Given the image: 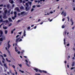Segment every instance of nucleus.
I'll return each mask as SVG.
<instances>
[{"mask_svg":"<svg viewBox=\"0 0 75 75\" xmlns=\"http://www.w3.org/2000/svg\"><path fill=\"white\" fill-rule=\"evenodd\" d=\"M9 72H10V73L11 74H12V72H11V70H10L9 71Z\"/></svg>","mask_w":75,"mask_h":75,"instance_id":"nucleus-55","label":"nucleus"},{"mask_svg":"<svg viewBox=\"0 0 75 75\" xmlns=\"http://www.w3.org/2000/svg\"><path fill=\"white\" fill-rule=\"evenodd\" d=\"M25 5L27 7H26L25 9L26 10V11H28L30 10V7H29V5H28V3H25Z\"/></svg>","mask_w":75,"mask_h":75,"instance_id":"nucleus-1","label":"nucleus"},{"mask_svg":"<svg viewBox=\"0 0 75 75\" xmlns=\"http://www.w3.org/2000/svg\"><path fill=\"white\" fill-rule=\"evenodd\" d=\"M19 71L22 72V73H24V71H21V70H20Z\"/></svg>","mask_w":75,"mask_h":75,"instance_id":"nucleus-22","label":"nucleus"},{"mask_svg":"<svg viewBox=\"0 0 75 75\" xmlns=\"http://www.w3.org/2000/svg\"><path fill=\"white\" fill-rule=\"evenodd\" d=\"M28 3L29 4L30 6H31V4H32V2H31L29 1H28Z\"/></svg>","mask_w":75,"mask_h":75,"instance_id":"nucleus-9","label":"nucleus"},{"mask_svg":"<svg viewBox=\"0 0 75 75\" xmlns=\"http://www.w3.org/2000/svg\"><path fill=\"white\" fill-rule=\"evenodd\" d=\"M24 7L23 6H21L20 7V9H21V10L24 9Z\"/></svg>","mask_w":75,"mask_h":75,"instance_id":"nucleus-15","label":"nucleus"},{"mask_svg":"<svg viewBox=\"0 0 75 75\" xmlns=\"http://www.w3.org/2000/svg\"><path fill=\"white\" fill-rule=\"evenodd\" d=\"M19 35H17L16 37V38H18V37H19Z\"/></svg>","mask_w":75,"mask_h":75,"instance_id":"nucleus-45","label":"nucleus"},{"mask_svg":"<svg viewBox=\"0 0 75 75\" xmlns=\"http://www.w3.org/2000/svg\"><path fill=\"white\" fill-rule=\"evenodd\" d=\"M74 69V67H71V70H72V69Z\"/></svg>","mask_w":75,"mask_h":75,"instance_id":"nucleus-46","label":"nucleus"},{"mask_svg":"<svg viewBox=\"0 0 75 75\" xmlns=\"http://www.w3.org/2000/svg\"><path fill=\"white\" fill-rule=\"evenodd\" d=\"M67 46H69V44H67Z\"/></svg>","mask_w":75,"mask_h":75,"instance_id":"nucleus-64","label":"nucleus"},{"mask_svg":"<svg viewBox=\"0 0 75 75\" xmlns=\"http://www.w3.org/2000/svg\"><path fill=\"white\" fill-rule=\"evenodd\" d=\"M12 24L11 23H10L9 25V26H11V25Z\"/></svg>","mask_w":75,"mask_h":75,"instance_id":"nucleus-62","label":"nucleus"},{"mask_svg":"<svg viewBox=\"0 0 75 75\" xmlns=\"http://www.w3.org/2000/svg\"><path fill=\"white\" fill-rule=\"evenodd\" d=\"M18 53L19 54H20V51L18 52Z\"/></svg>","mask_w":75,"mask_h":75,"instance_id":"nucleus-57","label":"nucleus"},{"mask_svg":"<svg viewBox=\"0 0 75 75\" xmlns=\"http://www.w3.org/2000/svg\"><path fill=\"white\" fill-rule=\"evenodd\" d=\"M20 21H21V20H18V21H17V22L18 23V22H20Z\"/></svg>","mask_w":75,"mask_h":75,"instance_id":"nucleus-54","label":"nucleus"},{"mask_svg":"<svg viewBox=\"0 0 75 75\" xmlns=\"http://www.w3.org/2000/svg\"><path fill=\"white\" fill-rule=\"evenodd\" d=\"M15 9H16L17 11H20V10H19V8L18 7H16L15 8Z\"/></svg>","mask_w":75,"mask_h":75,"instance_id":"nucleus-16","label":"nucleus"},{"mask_svg":"<svg viewBox=\"0 0 75 75\" xmlns=\"http://www.w3.org/2000/svg\"><path fill=\"white\" fill-rule=\"evenodd\" d=\"M9 2L11 4H13L14 3V1L12 0H10Z\"/></svg>","mask_w":75,"mask_h":75,"instance_id":"nucleus-5","label":"nucleus"},{"mask_svg":"<svg viewBox=\"0 0 75 75\" xmlns=\"http://www.w3.org/2000/svg\"><path fill=\"white\" fill-rule=\"evenodd\" d=\"M18 65H19V67H21H21H22V65H21V64H18Z\"/></svg>","mask_w":75,"mask_h":75,"instance_id":"nucleus-33","label":"nucleus"},{"mask_svg":"<svg viewBox=\"0 0 75 75\" xmlns=\"http://www.w3.org/2000/svg\"><path fill=\"white\" fill-rule=\"evenodd\" d=\"M75 65V62H73L71 66L72 67H73Z\"/></svg>","mask_w":75,"mask_h":75,"instance_id":"nucleus-12","label":"nucleus"},{"mask_svg":"<svg viewBox=\"0 0 75 75\" xmlns=\"http://www.w3.org/2000/svg\"><path fill=\"white\" fill-rule=\"evenodd\" d=\"M11 11V9H9L8 11V13H10V11Z\"/></svg>","mask_w":75,"mask_h":75,"instance_id":"nucleus-31","label":"nucleus"},{"mask_svg":"<svg viewBox=\"0 0 75 75\" xmlns=\"http://www.w3.org/2000/svg\"><path fill=\"white\" fill-rule=\"evenodd\" d=\"M8 20L10 22H13V21L12 20H11V18H9Z\"/></svg>","mask_w":75,"mask_h":75,"instance_id":"nucleus-10","label":"nucleus"},{"mask_svg":"<svg viewBox=\"0 0 75 75\" xmlns=\"http://www.w3.org/2000/svg\"><path fill=\"white\" fill-rule=\"evenodd\" d=\"M62 28H65V26H64V25H63L62 26Z\"/></svg>","mask_w":75,"mask_h":75,"instance_id":"nucleus-39","label":"nucleus"},{"mask_svg":"<svg viewBox=\"0 0 75 75\" xmlns=\"http://www.w3.org/2000/svg\"><path fill=\"white\" fill-rule=\"evenodd\" d=\"M14 32V31H13V30H12L11 31V34H13V32Z\"/></svg>","mask_w":75,"mask_h":75,"instance_id":"nucleus-52","label":"nucleus"},{"mask_svg":"<svg viewBox=\"0 0 75 75\" xmlns=\"http://www.w3.org/2000/svg\"><path fill=\"white\" fill-rule=\"evenodd\" d=\"M0 37H3V36H2V35L3 34V31L1 30H0Z\"/></svg>","mask_w":75,"mask_h":75,"instance_id":"nucleus-2","label":"nucleus"},{"mask_svg":"<svg viewBox=\"0 0 75 75\" xmlns=\"http://www.w3.org/2000/svg\"><path fill=\"white\" fill-rule=\"evenodd\" d=\"M3 28L4 30H6L7 28V27L6 26L3 27Z\"/></svg>","mask_w":75,"mask_h":75,"instance_id":"nucleus-17","label":"nucleus"},{"mask_svg":"<svg viewBox=\"0 0 75 75\" xmlns=\"http://www.w3.org/2000/svg\"><path fill=\"white\" fill-rule=\"evenodd\" d=\"M19 1L21 3H22V0H19Z\"/></svg>","mask_w":75,"mask_h":75,"instance_id":"nucleus-50","label":"nucleus"},{"mask_svg":"<svg viewBox=\"0 0 75 75\" xmlns=\"http://www.w3.org/2000/svg\"><path fill=\"white\" fill-rule=\"evenodd\" d=\"M7 74H8V75H9V74H10V73L9 72H7Z\"/></svg>","mask_w":75,"mask_h":75,"instance_id":"nucleus-63","label":"nucleus"},{"mask_svg":"<svg viewBox=\"0 0 75 75\" xmlns=\"http://www.w3.org/2000/svg\"><path fill=\"white\" fill-rule=\"evenodd\" d=\"M67 18L68 20V21H69V17L68 16L67 17Z\"/></svg>","mask_w":75,"mask_h":75,"instance_id":"nucleus-28","label":"nucleus"},{"mask_svg":"<svg viewBox=\"0 0 75 75\" xmlns=\"http://www.w3.org/2000/svg\"><path fill=\"white\" fill-rule=\"evenodd\" d=\"M40 72V73H42V71L40 70L39 69L38 72Z\"/></svg>","mask_w":75,"mask_h":75,"instance_id":"nucleus-24","label":"nucleus"},{"mask_svg":"<svg viewBox=\"0 0 75 75\" xmlns=\"http://www.w3.org/2000/svg\"><path fill=\"white\" fill-rule=\"evenodd\" d=\"M8 44V48H10V47H11V46L9 44Z\"/></svg>","mask_w":75,"mask_h":75,"instance_id":"nucleus-29","label":"nucleus"},{"mask_svg":"<svg viewBox=\"0 0 75 75\" xmlns=\"http://www.w3.org/2000/svg\"><path fill=\"white\" fill-rule=\"evenodd\" d=\"M35 75H40L41 74H35Z\"/></svg>","mask_w":75,"mask_h":75,"instance_id":"nucleus-44","label":"nucleus"},{"mask_svg":"<svg viewBox=\"0 0 75 75\" xmlns=\"http://www.w3.org/2000/svg\"><path fill=\"white\" fill-rule=\"evenodd\" d=\"M70 21H71V22H73V20H72V18H71V19Z\"/></svg>","mask_w":75,"mask_h":75,"instance_id":"nucleus-42","label":"nucleus"},{"mask_svg":"<svg viewBox=\"0 0 75 75\" xmlns=\"http://www.w3.org/2000/svg\"><path fill=\"white\" fill-rule=\"evenodd\" d=\"M34 10L33 8H32L31 9V12H32V11H33Z\"/></svg>","mask_w":75,"mask_h":75,"instance_id":"nucleus-32","label":"nucleus"},{"mask_svg":"<svg viewBox=\"0 0 75 75\" xmlns=\"http://www.w3.org/2000/svg\"><path fill=\"white\" fill-rule=\"evenodd\" d=\"M7 51H8V53L9 55H11V54H10V51H9V50H7Z\"/></svg>","mask_w":75,"mask_h":75,"instance_id":"nucleus-23","label":"nucleus"},{"mask_svg":"<svg viewBox=\"0 0 75 75\" xmlns=\"http://www.w3.org/2000/svg\"><path fill=\"white\" fill-rule=\"evenodd\" d=\"M7 10H6L4 11L5 13H4V14H7Z\"/></svg>","mask_w":75,"mask_h":75,"instance_id":"nucleus-20","label":"nucleus"},{"mask_svg":"<svg viewBox=\"0 0 75 75\" xmlns=\"http://www.w3.org/2000/svg\"><path fill=\"white\" fill-rule=\"evenodd\" d=\"M7 32H8L7 30H5V34H7Z\"/></svg>","mask_w":75,"mask_h":75,"instance_id":"nucleus-18","label":"nucleus"},{"mask_svg":"<svg viewBox=\"0 0 75 75\" xmlns=\"http://www.w3.org/2000/svg\"><path fill=\"white\" fill-rule=\"evenodd\" d=\"M25 13V11H23L22 12H21V15H23V14H24V13Z\"/></svg>","mask_w":75,"mask_h":75,"instance_id":"nucleus-11","label":"nucleus"},{"mask_svg":"<svg viewBox=\"0 0 75 75\" xmlns=\"http://www.w3.org/2000/svg\"><path fill=\"white\" fill-rule=\"evenodd\" d=\"M3 15H4V16L3 17V18H5V19H6V18H7V16H6V14H4Z\"/></svg>","mask_w":75,"mask_h":75,"instance_id":"nucleus-3","label":"nucleus"},{"mask_svg":"<svg viewBox=\"0 0 75 75\" xmlns=\"http://www.w3.org/2000/svg\"><path fill=\"white\" fill-rule=\"evenodd\" d=\"M3 19H1L0 20V23L1 22H3Z\"/></svg>","mask_w":75,"mask_h":75,"instance_id":"nucleus-38","label":"nucleus"},{"mask_svg":"<svg viewBox=\"0 0 75 75\" xmlns=\"http://www.w3.org/2000/svg\"><path fill=\"white\" fill-rule=\"evenodd\" d=\"M42 72H43V73H45L46 74L47 73V72L45 70H43Z\"/></svg>","mask_w":75,"mask_h":75,"instance_id":"nucleus-14","label":"nucleus"},{"mask_svg":"<svg viewBox=\"0 0 75 75\" xmlns=\"http://www.w3.org/2000/svg\"><path fill=\"white\" fill-rule=\"evenodd\" d=\"M2 59H3V61H5V59H4V58L3 57L2 58Z\"/></svg>","mask_w":75,"mask_h":75,"instance_id":"nucleus-59","label":"nucleus"},{"mask_svg":"<svg viewBox=\"0 0 75 75\" xmlns=\"http://www.w3.org/2000/svg\"><path fill=\"white\" fill-rule=\"evenodd\" d=\"M6 23H8V21L7 20H6Z\"/></svg>","mask_w":75,"mask_h":75,"instance_id":"nucleus-51","label":"nucleus"},{"mask_svg":"<svg viewBox=\"0 0 75 75\" xmlns=\"http://www.w3.org/2000/svg\"><path fill=\"white\" fill-rule=\"evenodd\" d=\"M64 20H65V18H63L62 19V21H64Z\"/></svg>","mask_w":75,"mask_h":75,"instance_id":"nucleus-43","label":"nucleus"},{"mask_svg":"<svg viewBox=\"0 0 75 75\" xmlns=\"http://www.w3.org/2000/svg\"><path fill=\"white\" fill-rule=\"evenodd\" d=\"M4 57H7V55H6V54H4Z\"/></svg>","mask_w":75,"mask_h":75,"instance_id":"nucleus-34","label":"nucleus"},{"mask_svg":"<svg viewBox=\"0 0 75 75\" xmlns=\"http://www.w3.org/2000/svg\"><path fill=\"white\" fill-rule=\"evenodd\" d=\"M3 38H0V41H3Z\"/></svg>","mask_w":75,"mask_h":75,"instance_id":"nucleus-27","label":"nucleus"},{"mask_svg":"<svg viewBox=\"0 0 75 75\" xmlns=\"http://www.w3.org/2000/svg\"><path fill=\"white\" fill-rule=\"evenodd\" d=\"M0 57H2V58H3V55H1Z\"/></svg>","mask_w":75,"mask_h":75,"instance_id":"nucleus-56","label":"nucleus"},{"mask_svg":"<svg viewBox=\"0 0 75 75\" xmlns=\"http://www.w3.org/2000/svg\"><path fill=\"white\" fill-rule=\"evenodd\" d=\"M64 11H62L61 14H64Z\"/></svg>","mask_w":75,"mask_h":75,"instance_id":"nucleus-49","label":"nucleus"},{"mask_svg":"<svg viewBox=\"0 0 75 75\" xmlns=\"http://www.w3.org/2000/svg\"><path fill=\"white\" fill-rule=\"evenodd\" d=\"M72 22V24H71V25H73V24H74V22Z\"/></svg>","mask_w":75,"mask_h":75,"instance_id":"nucleus-48","label":"nucleus"},{"mask_svg":"<svg viewBox=\"0 0 75 75\" xmlns=\"http://www.w3.org/2000/svg\"><path fill=\"white\" fill-rule=\"evenodd\" d=\"M17 17V15H15L14 16V17L16 18V17Z\"/></svg>","mask_w":75,"mask_h":75,"instance_id":"nucleus-53","label":"nucleus"},{"mask_svg":"<svg viewBox=\"0 0 75 75\" xmlns=\"http://www.w3.org/2000/svg\"><path fill=\"white\" fill-rule=\"evenodd\" d=\"M35 6L33 5V8H35Z\"/></svg>","mask_w":75,"mask_h":75,"instance_id":"nucleus-47","label":"nucleus"},{"mask_svg":"<svg viewBox=\"0 0 75 75\" xmlns=\"http://www.w3.org/2000/svg\"><path fill=\"white\" fill-rule=\"evenodd\" d=\"M6 7L8 8H10V5L8 4L6 6Z\"/></svg>","mask_w":75,"mask_h":75,"instance_id":"nucleus-13","label":"nucleus"},{"mask_svg":"<svg viewBox=\"0 0 75 75\" xmlns=\"http://www.w3.org/2000/svg\"><path fill=\"white\" fill-rule=\"evenodd\" d=\"M2 38L3 40H6V38H5V37L4 36Z\"/></svg>","mask_w":75,"mask_h":75,"instance_id":"nucleus-21","label":"nucleus"},{"mask_svg":"<svg viewBox=\"0 0 75 75\" xmlns=\"http://www.w3.org/2000/svg\"><path fill=\"white\" fill-rule=\"evenodd\" d=\"M4 67H5V68H6V69H7V68H8V67H7V65H6V64L4 63Z\"/></svg>","mask_w":75,"mask_h":75,"instance_id":"nucleus-8","label":"nucleus"},{"mask_svg":"<svg viewBox=\"0 0 75 75\" xmlns=\"http://www.w3.org/2000/svg\"><path fill=\"white\" fill-rule=\"evenodd\" d=\"M31 28L30 26H29L28 27L27 30H30Z\"/></svg>","mask_w":75,"mask_h":75,"instance_id":"nucleus-30","label":"nucleus"},{"mask_svg":"<svg viewBox=\"0 0 75 75\" xmlns=\"http://www.w3.org/2000/svg\"><path fill=\"white\" fill-rule=\"evenodd\" d=\"M12 18L13 19V20H14V19H15V18L14 17H12Z\"/></svg>","mask_w":75,"mask_h":75,"instance_id":"nucleus-36","label":"nucleus"},{"mask_svg":"<svg viewBox=\"0 0 75 75\" xmlns=\"http://www.w3.org/2000/svg\"><path fill=\"white\" fill-rule=\"evenodd\" d=\"M0 65H1V66H3V64H2V63H1V62L0 61Z\"/></svg>","mask_w":75,"mask_h":75,"instance_id":"nucleus-40","label":"nucleus"},{"mask_svg":"<svg viewBox=\"0 0 75 75\" xmlns=\"http://www.w3.org/2000/svg\"><path fill=\"white\" fill-rule=\"evenodd\" d=\"M14 15H17V12L16 11L14 12Z\"/></svg>","mask_w":75,"mask_h":75,"instance_id":"nucleus-26","label":"nucleus"},{"mask_svg":"<svg viewBox=\"0 0 75 75\" xmlns=\"http://www.w3.org/2000/svg\"><path fill=\"white\" fill-rule=\"evenodd\" d=\"M64 34H65V35H66V34H67V31H64Z\"/></svg>","mask_w":75,"mask_h":75,"instance_id":"nucleus-37","label":"nucleus"},{"mask_svg":"<svg viewBox=\"0 0 75 75\" xmlns=\"http://www.w3.org/2000/svg\"><path fill=\"white\" fill-rule=\"evenodd\" d=\"M19 39H20V38H16V42H18V40H19Z\"/></svg>","mask_w":75,"mask_h":75,"instance_id":"nucleus-6","label":"nucleus"},{"mask_svg":"<svg viewBox=\"0 0 75 75\" xmlns=\"http://www.w3.org/2000/svg\"><path fill=\"white\" fill-rule=\"evenodd\" d=\"M64 44H65V39H64Z\"/></svg>","mask_w":75,"mask_h":75,"instance_id":"nucleus-41","label":"nucleus"},{"mask_svg":"<svg viewBox=\"0 0 75 75\" xmlns=\"http://www.w3.org/2000/svg\"><path fill=\"white\" fill-rule=\"evenodd\" d=\"M2 16H1V15H0V18H1H1H2Z\"/></svg>","mask_w":75,"mask_h":75,"instance_id":"nucleus-58","label":"nucleus"},{"mask_svg":"<svg viewBox=\"0 0 75 75\" xmlns=\"http://www.w3.org/2000/svg\"><path fill=\"white\" fill-rule=\"evenodd\" d=\"M20 41H22V39H20V40H19L18 41L19 42H20Z\"/></svg>","mask_w":75,"mask_h":75,"instance_id":"nucleus-35","label":"nucleus"},{"mask_svg":"<svg viewBox=\"0 0 75 75\" xmlns=\"http://www.w3.org/2000/svg\"><path fill=\"white\" fill-rule=\"evenodd\" d=\"M26 35V34H25V30H24V32H23V36L24 37H25Z\"/></svg>","mask_w":75,"mask_h":75,"instance_id":"nucleus-7","label":"nucleus"},{"mask_svg":"<svg viewBox=\"0 0 75 75\" xmlns=\"http://www.w3.org/2000/svg\"><path fill=\"white\" fill-rule=\"evenodd\" d=\"M12 67H13V68H14V69H15V68H16V67H15V66H14V65H13L12 66Z\"/></svg>","mask_w":75,"mask_h":75,"instance_id":"nucleus-25","label":"nucleus"},{"mask_svg":"<svg viewBox=\"0 0 75 75\" xmlns=\"http://www.w3.org/2000/svg\"><path fill=\"white\" fill-rule=\"evenodd\" d=\"M34 70H35L36 72H38V71L39 70V69H36V68H34Z\"/></svg>","mask_w":75,"mask_h":75,"instance_id":"nucleus-4","label":"nucleus"},{"mask_svg":"<svg viewBox=\"0 0 75 75\" xmlns=\"http://www.w3.org/2000/svg\"><path fill=\"white\" fill-rule=\"evenodd\" d=\"M67 16V14L66 13V12H64V16L65 17Z\"/></svg>","mask_w":75,"mask_h":75,"instance_id":"nucleus-19","label":"nucleus"},{"mask_svg":"<svg viewBox=\"0 0 75 75\" xmlns=\"http://www.w3.org/2000/svg\"><path fill=\"white\" fill-rule=\"evenodd\" d=\"M15 51L16 52H17V51H18V50L15 49Z\"/></svg>","mask_w":75,"mask_h":75,"instance_id":"nucleus-61","label":"nucleus"},{"mask_svg":"<svg viewBox=\"0 0 75 75\" xmlns=\"http://www.w3.org/2000/svg\"><path fill=\"white\" fill-rule=\"evenodd\" d=\"M25 61H26V62H27V63H28V61H27V60L26 59L25 60Z\"/></svg>","mask_w":75,"mask_h":75,"instance_id":"nucleus-60","label":"nucleus"}]
</instances>
